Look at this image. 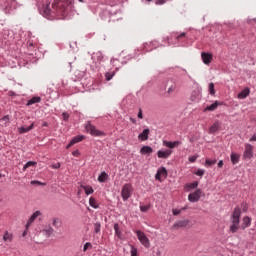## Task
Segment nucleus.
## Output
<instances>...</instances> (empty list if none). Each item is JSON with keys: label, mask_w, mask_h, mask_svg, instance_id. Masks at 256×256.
Instances as JSON below:
<instances>
[{"label": "nucleus", "mask_w": 256, "mask_h": 256, "mask_svg": "<svg viewBox=\"0 0 256 256\" xmlns=\"http://www.w3.org/2000/svg\"><path fill=\"white\" fill-rule=\"evenodd\" d=\"M217 163V159L211 160L209 158L205 159V167H211L212 165H215Z\"/></svg>", "instance_id": "2f4dec72"}, {"label": "nucleus", "mask_w": 256, "mask_h": 256, "mask_svg": "<svg viewBox=\"0 0 256 256\" xmlns=\"http://www.w3.org/2000/svg\"><path fill=\"white\" fill-rule=\"evenodd\" d=\"M33 183H35V181H32L31 184L33 185Z\"/></svg>", "instance_id": "774afa93"}, {"label": "nucleus", "mask_w": 256, "mask_h": 256, "mask_svg": "<svg viewBox=\"0 0 256 256\" xmlns=\"http://www.w3.org/2000/svg\"><path fill=\"white\" fill-rule=\"evenodd\" d=\"M172 153L173 151L171 149H164V150H159L157 152V155L159 159H168V157H171Z\"/></svg>", "instance_id": "f8f14e48"}, {"label": "nucleus", "mask_w": 256, "mask_h": 256, "mask_svg": "<svg viewBox=\"0 0 256 256\" xmlns=\"http://www.w3.org/2000/svg\"><path fill=\"white\" fill-rule=\"evenodd\" d=\"M140 153L141 155H151V153H153V148H151V146H143L140 149Z\"/></svg>", "instance_id": "a878e982"}, {"label": "nucleus", "mask_w": 256, "mask_h": 256, "mask_svg": "<svg viewBox=\"0 0 256 256\" xmlns=\"http://www.w3.org/2000/svg\"><path fill=\"white\" fill-rule=\"evenodd\" d=\"M27 230H28V229H26V230L22 233V237H26V236H27Z\"/></svg>", "instance_id": "e2e57ef3"}, {"label": "nucleus", "mask_w": 256, "mask_h": 256, "mask_svg": "<svg viewBox=\"0 0 256 256\" xmlns=\"http://www.w3.org/2000/svg\"><path fill=\"white\" fill-rule=\"evenodd\" d=\"M181 145V141L176 140L174 142L164 140L163 147H167L168 149H175V147H179Z\"/></svg>", "instance_id": "4468645a"}, {"label": "nucleus", "mask_w": 256, "mask_h": 256, "mask_svg": "<svg viewBox=\"0 0 256 256\" xmlns=\"http://www.w3.org/2000/svg\"><path fill=\"white\" fill-rule=\"evenodd\" d=\"M250 93H251V90L249 88H245L240 93H238V99H247Z\"/></svg>", "instance_id": "5701e85b"}, {"label": "nucleus", "mask_w": 256, "mask_h": 256, "mask_svg": "<svg viewBox=\"0 0 256 256\" xmlns=\"http://www.w3.org/2000/svg\"><path fill=\"white\" fill-rule=\"evenodd\" d=\"M130 248H131V251H130L131 256H139V252L135 246L130 245Z\"/></svg>", "instance_id": "e433bc0d"}, {"label": "nucleus", "mask_w": 256, "mask_h": 256, "mask_svg": "<svg viewBox=\"0 0 256 256\" xmlns=\"http://www.w3.org/2000/svg\"><path fill=\"white\" fill-rule=\"evenodd\" d=\"M48 123L47 122H43V124H42V127H48Z\"/></svg>", "instance_id": "0e129e2a"}, {"label": "nucleus", "mask_w": 256, "mask_h": 256, "mask_svg": "<svg viewBox=\"0 0 256 256\" xmlns=\"http://www.w3.org/2000/svg\"><path fill=\"white\" fill-rule=\"evenodd\" d=\"M133 184L132 183H126L122 186L121 189V197L123 199V201H128L129 199H131L132 195H133Z\"/></svg>", "instance_id": "f03ea898"}, {"label": "nucleus", "mask_w": 256, "mask_h": 256, "mask_svg": "<svg viewBox=\"0 0 256 256\" xmlns=\"http://www.w3.org/2000/svg\"><path fill=\"white\" fill-rule=\"evenodd\" d=\"M52 225L56 229H59V227L61 226V222L59 221V218H53L52 219Z\"/></svg>", "instance_id": "c9c22d12"}, {"label": "nucleus", "mask_w": 256, "mask_h": 256, "mask_svg": "<svg viewBox=\"0 0 256 256\" xmlns=\"http://www.w3.org/2000/svg\"><path fill=\"white\" fill-rule=\"evenodd\" d=\"M230 231L231 233H237V231H239V224H232L230 226Z\"/></svg>", "instance_id": "58836bf2"}, {"label": "nucleus", "mask_w": 256, "mask_h": 256, "mask_svg": "<svg viewBox=\"0 0 256 256\" xmlns=\"http://www.w3.org/2000/svg\"><path fill=\"white\" fill-rule=\"evenodd\" d=\"M201 58H202L204 65H210L211 61H213V54L207 53V52H202Z\"/></svg>", "instance_id": "ddd939ff"}, {"label": "nucleus", "mask_w": 256, "mask_h": 256, "mask_svg": "<svg viewBox=\"0 0 256 256\" xmlns=\"http://www.w3.org/2000/svg\"><path fill=\"white\" fill-rule=\"evenodd\" d=\"M80 187L84 190L85 195H93L95 193V190L90 185H81Z\"/></svg>", "instance_id": "b1692460"}, {"label": "nucleus", "mask_w": 256, "mask_h": 256, "mask_svg": "<svg viewBox=\"0 0 256 256\" xmlns=\"http://www.w3.org/2000/svg\"><path fill=\"white\" fill-rule=\"evenodd\" d=\"M223 105V102L215 101L213 104L207 106L204 111H215L217 107Z\"/></svg>", "instance_id": "aec40b11"}, {"label": "nucleus", "mask_w": 256, "mask_h": 256, "mask_svg": "<svg viewBox=\"0 0 256 256\" xmlns=\"http://www.w3.org/2000/svg\"><path fill=\"white\" fill-rule=\"evenodd\" d=\"M77 195H81V191H78Z\"/></svg>", "instance_id": "338daca9"}, {"label": "nucleus", "mask_w": 256, "mask_h": 256, "mask_svg": "<svg viewBox=\"0 0 256 256\" xmlns=\"http://www.w3.org/2000/svg\"><path fill=\"white\" fill-rule=\"evenodd\" d=\"M113 77H115V71L107 72L105 74L106 81H111V79H113Z\"/></svg>", "instance_id": "f704fd0d"}, {"label": "nucleus", "mask_w": 256, "mask_h": 256, "mask_svg": "<svg viewBox=\"0 0 256 256\" xmlns=\"http://www.w3.org/2000/svg\"><path fill=\"white\" fill-rule=\"evenodd\" d=\"M51 9L57 13L65 12V2L63 0H42V11L45 15H51Z\"/></svg>", "instance_id": "f257e3e1"}, {"label": "nucleus", "mask_w": 256, "mask_h": 256, "mask_svg": "<svg viewBox=\"0 0 256 256\" xmlns=\"http://www.w3.org/2000/svg\"><path fill=\"white\" fill-rule=\"evenodd\" d=\"M74 144H71V141L69 142V144L66 146V149H69L70 147H73Z\"/></svg>", "instance_id": "680f3d73"}, {"label": "nucleus", "mask_w": 256, "mask_h": 256, "mask_svg": "<svg viewBox=\"0 0 256 256\" xmlns=\"http://www.w3.org/2000/svg\"><path fill=\"white\" fill-rule=\"evenodd\" d=\"M198 157H199L198 155L189 156L188 160L190 163H195V161H197Z\"/></svg>", "instance_id": "49530a36"}, {"label": "nucleus", "mask_w": 256, "mask_h": 256, "mask_svg": "<svg viewBox=\"0 0 256 256\" xmlns=\"http://www.w3.org/2000/svg\"><path fill=\"white\" fill-rule=\"evenodd\" d=\"M117 61H119V60H117V59H112V60H111L112 65L115 66V65H116L115 63H117Z\"/></svg>", "instance_id": "052dcab7"}, {"label": "nucleus", "mask_w": 256, "mask_h": 256, "mask_svg": "<svg viewBox=\"0 0 256 256\" xmlns=\"http://www.w3.org/2000/svg\"><path fill=\"white\" fill-rule=\"evenodd\" d=\"M33 127H35V124L32 123L30 126L25 127L22 126L20 128H18L19 133L23 134V133H29V131H31L33 129Z\"/></svg>", "instance_id": "bb28decb"}, {"label": "nucleus", "mask_w": 256, "mask_h": 256, "mask_svg": "<svg viewBox=\"0 0 256 256\" xmlns=\"http://www.w3.org/2000/svg\"><path fill=\"white\" fill-rule=\"evenodd\" d=\"M159 47V43L157 41L146 42L143 44V51H153V49H157Z\"/></svg>", "instance_id": "9d476101"}, {"label": "nucleus", "mask_w": 256, "mask_h": 256, "mask_svg": "<svg viewBox=\"0 0 256 256\" xmlns=\"http://www.w3.org/2000/svg\"><path fill=\"white\" fill-rule=\"evenodd\" d=\"M73 157H80L81 156V152H79V150H75L72 152Z\"/></svg>", "instance_id": "3c124183"}, {"label": "nucleus", "mask_w": 256, "mask_h": 256, "mask_svg": "<svg viewBox=\"0 0 256 256\" xmlns=\"http://www.w3.org/2000/svg\"><path fill=\"white\" fill-rule=\"evenodd\" d=\"M3 242L13 243V233H10L9 231H5L3 235Z\"/></svg>", "instance_id": "6ab92c4d"}, {"label": "nucleus", "mask_w": 256, "mask_h": 256, "mask_svg": "<svg viewBox=\"0 0 256 256\" xmlns=\"http://www.w3.org/2000/svg\"><path fill=\"white\" fill-rule=\"evenodd\" d=\"M98 181L99 183H107V181H109V174L105 171L101 172L98 176Z\"/></svg>", "instance_id": "4be33fe9"}, {"label": "nucleus", "mask_w": 256, "mask_h": 256, "mask_svg": "<svg viewBox=\"0 0 256 256\" xmlns=\"http://www.w3.org/2000/svg\"><path fill=\"white\" fill-rule=\"evenodd\" d=\"M15 95H17V94H15V92H13V91L8 92L9 97H15Z\"/></svg>", "instance_id": "4d7b16f0"}, {"label": "nucleus", "mask_w": 256, "mask_h": 256, "mask_svg": "<svg viewBox=\"0 0 256 256\" xmlns=\"http://www.w3.org/2000/svg\"><path fill=\"white\" fill-rule=\"evenodd\" d=\"M62 117H63V120H64V121H69V113L63 112V113H62Z\"/></svg>", "instance_id": "de8ad7c7"}, {"label": "nucleus", "mask_w": 256, "mask_h": 256, "mask_svg": "<svg viewBox=\"0 0 256 256\" xmlns=\"http://www.w3.org/2000/svg\"><path fill=\"white\" fill-rule=\"evenodd\" d=\"M61 163L52 164V169H60Z\"/></svg>", "instance_id": "864d4df0"}, {"label": "nucleus", "mask_w": 256, "mask_h": 256, "mask_svg": "<svg viewBox=\"0 0 256 256\" xmlns=\"http://www.w3.org/2000/svg\"><path fill=\"white\" fill-rule=\"evenodd\" d=\"M35 103H41V97L39 96H34L27 102V106L30 107V105H35Z\"/></svg>", "instance_id": "cd10ccee"}, {"label": "nucleus", "mask_w": 256, "mask_h": 256, "mask_svg": "<svg viewBox=\"0 0 256 256\" xmlns=\"http://www.w3.org/2000/svg\"><path fill=\"white\" fill-rule=\"evenodd\" d=\"M42 235H44V237H51L53 233H55V230L53 229V227L51 226H47L46 228H44L42 231H41Z\"/></svg>", "instance_id": "f3484780"}, {"label": "nucleus", "mask_w": 256, "mask_h": 256, "mask_svg": "<svg viewBox=\"0 0 256 256\" xmlns=\"http://www.w3.org/2000/svg\"><path fill=\"white\" fill-rule=\"evenodd\" d=\"M37 217H41V211L37 210L35 211L30 218L28 219L27 223H26V229H29V227H31V224H33L35 222V219H37Z\"/></svg>", "instance_id": "9b49d317"}, {"label": "nucleus", "mask_w": 256, "mask_h": 256, "mask_svg": "<svg viewBox=\"0 0 256 256\" xmlns=\"http://www.w3.org/2000/svg\"><path fill=\"white\" fill-rule=\"evenodd\" d=\"M95 233H99L101 231V224H95Z\"/></svg>", "instance_id": "09e8293b"}, {"label": "nucleus", "mask_w": 256, "mask_h": 256, "mask_svg": "<svg viewBox=\"0 0 256 256\" xmlns=\"http://www.w3.org/2000/svg\"><path fill=\"white\" fill-rule=\"evenodd\" d=\"M172 37L177 41H180L181 39H183V37H185V32H182L180 35L173 34Z\"/></svg>", "instance_id": "37998d69"}, {"label": "nucleus", "mask_w": 256, "mask_h": 256, "mask_svg": "<svg viewBox=\"0 0 256 256\" xmlns=\"http://www.w3.org/2000/svg\"><path fill=\"white\" fill-rule=\"evenodd\" d=\"M189 225V220H180L173 224L172 229H181Z\"/></svg>", "instance_id": "2eb2a0df"}, {"label": "nucleus", "mask_w": 256, "mask_h": 256, "mask_svg": "<svg viewBox=\"0 0 256 256\" xmlns=\"http://www.w3.org/2000/svg\"><path fill=\"white\" fill-rule=\"evenodd\" d=\"M250 142H254L256 141V134H254L250 139H249Z\"/></svg>", "instance_id": "13d9d810"}, {"label": "nucleus", "mask_w": 256, "mask_h": 256, "mask_svg": "<svg viewBox=\"0 0 256 256\" xmlns=\"http://www.w3.org/2000/svg\"><path fill=\"white\" fill-rule=\"evenodd\" d=\"M92 61L96 67H99L100 63H103V53L101 52H94L92 54Z\"/></svg>", "instance_id": "1a4fd4ad"}, {"label": "nucleus", "mask_w": 256, "mask_h": 256, "mask_svg": "<svg viewBox=\"0 0 256 256\" xmlns=\"http://www.w3.org/2000/svg\"><path fill=\"white\" fill-rule=\"evenodd\" d=\"M114 231H115V235H117V237H121V230L119 229V225L117 223L114 224Z\"/></svg>", "instance_id": "a19ab883"}, {"label": "nucleus", "mask_w": 256, "mask_h": 256, "mask_svg": "<svg viewBox=\"0 0 256 256\" xmlns=\"http://www.w3.org/2000/svg\"><path fill=\"white\" fill-rule=\"evenodd\" d=\"M149 133V128L144 129L143 132L138 135L139 141H147V139H149Z\"/></svg>", "instance_id": "a211bd4d"}, {"label": "nucleus", "mask_w": 256, "mask_h": 256, "mask_svg": "<svg viewBox=\"0 0 256 256\" xmlns=\"http://www.w3.org/2000/svg\"><path fill=\"white\" fill-rule=\"evenodd\" d=\"M135 233L141 245H143V247H145L146 249H149V247H151V242L149 241L147 235H145L144 232L141 230H136Z\"/></svg>", "instance_id": "7ed1b4c3"}, {"label": "nucleus", "mask_w": 256, "mask_h": 256, "mask_svg": "<svg viewBox=\"0 0 256 256\" xmlns=\"http://www.w3.org/2000/svg\"><path fill=\"white\" fill-rule=\"evenodd\" d=\"M223 165H224L223 160H219L218 167L221 169V167H223Z\"/></svg>", "instance_id": "bf43d9fd"}, {"label": "nucleus", "mask_w": 256, "mask_h": 256, "mask_svg": "<svg viewBox=\"0 0 256 256\" xmlns=\"http://www.w3.org/2000/svg\"><path fill=\"white\" fill-rule=\"evenodd\" d=\"M197 187H199V182H197V181H194V182L186 185V188L189 190L197 189Z\"/></svg>", "instance_id": "473e14b6"}, {"label": "nucleus", "mask_w": 256, "mask_h": 256, "mask_svg": "<svg viewBox=\"0 0 256 256\" xmlns=\"http://www.w3.org/2000/svg\"><path fill=\"white\" fill-rule=\"evenodd\" d=\"M240 159H241V155H239L235 152L231 153L230 160H231L232 165H237V163H239Z\"/></svg>", "instance_id": "412c9836"}, {"label": "nucleus", "mask_w": 256, "mask_h": 256, "mask_svg": "<svg viewBox=\"0 0 256 256\" xmlns=\"http://www.w3.org/2000/svg\"><path fill=\"white\" fill-rule=\"evenodd\" d=\"M195 95H192V101H199L201 99V92H194Z\"/></svg>", "instance_id": "ea45409f"}, {"label": "nucleus", "mask_w": 256, "mask_h": 256, "mask_svg": "<svg viewBox=\"0 0 256 256\" xmlns=\"http://www.w3.org/2000/svg\"><path fill=\"white\" fill-rule=\"evenodd\" d=\"M35 165H37L36 161H28L24 167H23V171H27V169H29V167H35Z\"/></svg>", "instance_id": "7c9ffc66"}, {"label": "nucleus", "mask_w": 256, "mask_h": 256, "mask_svg": "<svg viewBox=\"0 0 256 256\" xmlns=\"http://www.w3.org/2000/svg\"><path fill=\"white\" fill-rule=\"evenodd\" d=\"M89 205L93 209H99V203H97V200L94 197H90L89 199Z\"/></svg>", "instance_id": "c756f323"}, {"label": "nucleus", "mask_w": 256, "mask_h": 256, "mask_svg": "<svg viewBox=\"0 0 256 256\" xmlns=\"http://www.w3.org/2000/svg\"><path fill=\"white\" fill-rule=\"evenodd\" d=\"M1 121H5L6 126L9 125V115L4 116Z\"/></svg>", "instance_id": "8fccbe9b"}, {"label": "nucleus", "mask_w": 256, "mask_h": 256, "mask_svg": "<svg viewBox=\"0 0 256 256\" xmlns=\"http://www.w3.org/2000/svg\"><path fill=\"white\" fill-rule=\"evenodd\" d=\"M172 213H173V215H180L181 214V210L180 209H173Z\"/></svg>", "instance_id": "603ef678"}, {"label": "nucleus", "mask_w": 256, "mask_h": 256, "mask_svg": "<svg viewBox=\"0 0 256 256\" xmlns=\"http://www.w3.org/2000/svg\"><path fill=\"white\" fill-rule=\"evenodd\" d=\"M86 131H87V133H90V135H93L94 137H101L102 135H105V133H103V131L98 130L91 123L86 124Z\"/></svg>", "instance_id": "20e7f679"}, {"label": "nucleus", "mask_w": 256, "mask_h": 256, "mask_svg": "<svg viewBox=\"0 0 256 256\" xmlns=\"http://www.w3.org/2000/svg\"><path fill=\"white\" fill-rule=\"evenodd\" d=\"M195 175H197L198 177H203V175H205V170H203V169H198V170L195 172Z\"/></svg>", "instance_id": "a18cd8bd"}, {"label": "nucleus", "mask_w": 256, "mask_h": 256, "mask_svg": "<svg viewBox=\"0 0 256 256\" xmlns=\"http://www.w3.org/2000/svg\"><path fill=\"white\" fill-rule=\"evenodd\" d=\"M138 119H143V110L139 109Z\"/></svg>", "instance_id": "5fc2aeb1"}, {"label": "nucleus", "mask_w": 256, "mask_h": 256, "mask_svg": "<svg viewBox=\"0 0 256 256\" xmlns=\"http://www.w3.org/2000/svg\"><path fill=\"white\" fill-rule=\"evenodd\" d=\"M208 91L210 95H215V84L213 82L208 84Z\"/></svg>", "instance_id": "72a5a7b5"}, {"label": "nucleus", "mask_w": 256, "mask_h": 256, "mask_svg": "<svg viewBox=\"0 0 256 256\" xmlns=\"http://www.w3.org/2000/svg\"><path fill=\"white\" fill-rule=\"evenodd\" d=\"M240 219H241V208L236 207L231 216L232 224L239 225Z\"/></svg>", "instance_id": "423d86ee"}, {"label": "nucleus", "mask_w": 256, "mask_h": 256, "mask_svg": "<svg viewBox=\"0 0 256 256\" xmlns=\"http://www.w3.org/2000/svg\"><path fill=\"white\" fill-rule=\"evenodd\" d=\"M244 152H243V159L249 160L253 159V145L246 143L244 144Z\"/></svg>", "instance_id": "39448f33"}, {"label": "nucleus", "mask_w": 256, "mask_h": 256, "mask_svg": "<svg viewBox=\"0 0 256 256\" xmlns=\"http://www.w3.org/2000/svg\"><path fill=\"white\" fill-rule=\"evenodd\" d=\"M156 181H163V179H167V168L166 167H160L157 170V173L155 175Z\"/></svg>", "instance_id": "0eeeda50"}, {"label": "nucleus", "mask_w": 256, "mask_h": 256, "mask_svg": "<svg viewBox=\"0 0 256 256\" xmlns=\"http://www.w3.org/2000/svg\"><path fill=\"white\" fill-rule=\"evenodd\" d=\"M201 199V189H197L196 191L190 193L188 195V201L190 203H197Z\"/></svg>", "instance_id": "6e6552de"}, {"label": "nucleus", "mask_w": 256, "mask_h": 256, "mask_svg": "<svg viewBox=\"0 0 256 256\" xmlns=\"http://www.w3.org/2000/svg\"><path fill=\"white\" fill-rule=\"evenodd\" d=\"M219 129H221V122L219 120H217L213 123V125L210 126L209 133L210 134L217 133V131H219Z\"/></svg>", "instance_id": "dca6fc26"}, {"label": "nucleus", "mask_w": 256, "mask_h": 256, "mask_svg": "<svg viewBox=\"0 0 256 256\" xmlns=\"http://www.w3.org/2000/svg\"><path fill=\"white\" fill-rule=\"evenodd\" d=\"M88 249H93V244L91 242H86L83 246V252L86 253Z\"/></svg>", "instance_id": "4c0bfd02"}, {"label": "nucleus", "mask_w": 256, "mask_h": 256, "mask_svg": "<svg viewBox=\"0 0 256 256\" xmlns=\"http://www.w3.org/2000/svg\"><path fill=\"white\" fill-rule=\"evenodd\" d=\"M149 209H151L149 205H140V211H142V213H147Z\"/></svg>", "instance_id": "79ce46f5"}, {"label": "nucleus", "mask_w": 256, "mask_h": 256, "mask_svg": "<svg viewBox=\"0 0 256 256\" xmlns=\"http://www.w3.org/2000/svg\"><path fill=\"white\" fill-rule=\"evenodd\" d=\"M28 46H29V47H33V42H29V43H28Z\"/></svg>", "instance_id": "69168bd1"}, {"label": "nucleus", "mask_w": 256, "mask_h": 256, "mask_svg": "<svg viewBox=\"0 0 256 256\" xmlns=\"http://www.w3.org/2000/svg\"><path fill=\"white\" fill-rule=\"evenodd\" d=\"M83 139H85V136H83V135H77V136H75V137H73V138L71 139V145H75V144H77V143H81V141H83Z\"/></svg>", "instance_id": "c85d7f7f"}, {"label": "nucleus", "mask_w": 256, "mask_h": 256, "mask_svg": "<svg viewBox=\"0 0 256 256\" xmlns=\"http://www.w3.org/2000/svg\"><path fill=\"white\" fill-rule=\"evenodd\" d=\"M164 3H166L165 0H157L156 1V5H164Z\"/></svg>", "instance_id": "6e6d98bb"}, {"label": "nucleus", "mask_w": 256, "mask_h": 256, "mask_svg": "<svg viewBox=\"0 0 256 256\" xmlns=\"http://www.w3.org/2000/svg\"><path fill=\"white\" fill-rule=\"evenodd\" d=\"M247 227H251V217L249 216L243 218L241 229H247Z\"/></svg>", "instance_id": "393cba45"}, {"label": "nucleus", "mask_w": 256, "mask_h": 256, "mask_svg": "<svg viewBox=\"0 0 256 256\" xmlns=\"http://www.w3.org/2000/svg\"><path fill=\"white\" fill-rule=\"evenodd\" d=\"M177 89V84H172L169 88H168V93H174V91Z\"/></svg>", "instance_id": "c03bdc74"}]
</instances>
